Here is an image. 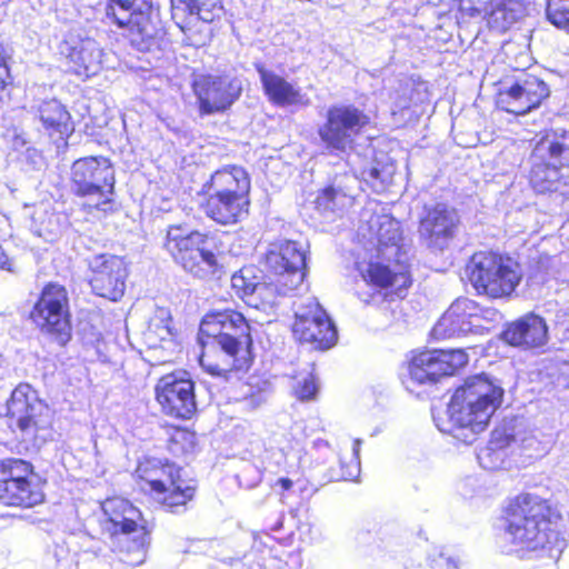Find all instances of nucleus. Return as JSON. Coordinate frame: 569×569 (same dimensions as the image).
Masks as SVG:
<instances>
[{
    "label": "nucleus",
    "mask_w": 569,
    "mask_h": 569,
    "mask_svg": "<svg viewBox=\"0 0 569 569\" xmlns=\"http://www.w3.org/2000/svg\"><path fill=\"white\" fill-rule=\"evenodd\" d=\"M360 445H361V440L356 439L353 442L350 461L348 463H346L343 460H341L340 478L342 480L353 481L359 477V475H360V459H359Z\"/></svg>",
    "instance_id": "41"
},
{
    "label": "nucleus",
    "mask_w": 569,
    "mask_h": 569,
    "mask_svg": "<svg viewBox=\"0 0 569 569\" xmlns=\"http://www.w3.org/2000/svg\"><path fill=\"white\" fill-rule=\"evenodd\" d=\"M468 360L463 349L425 350L412 358L409 373L419 383L436 382L441 377L453 375Z\"/></svg>",
    "instance_id": "16"
},
{
    "label": "nucleus",
    "mask_w": 569,
    "mask_h": 569,
    "mask_svg": "<svg viewBox=\"0 0 569 569\" xmlns=\"http://www.w3.org/2000/svg\"><path fill=\"white\" fill-rule=\"evenodd\" d=\"M59 220V216L54 213L49 214L46 220L40 222L38 230L39 236L48 241H52L61 232Z\"/></svg>",
    "instance_id": "44"
},
{
    "label": "nucleus",
    "mask_w": 569,
    "mask_h": 569,
    "mask_svg": "<svg viewBox=\"0 0 569 569\" xmlns=\"http://www.w3.org/2000/svg\"><path fill=\"white\" fill-rule=\"evenodd\" d=\"M317 207L326 211H343L353 204V196L341 187H328L316 200Z\"/></svg>",
    "instance_id": "37"
},
{
    "label": "nucleus",
    "mask_w": 569,
    "mask_h": 569,
    "mask_svg": "<svg viewBox=\"0 0 569 569\" xmlns=\"http://www.w3.org/2000/svg\"><path fill=\"white\" fill-rule=\"evenodd\" d=\"M44 499L42 486L30 462L9 458L0 460V502L31 508Z\"/></svg>",
    "instance_id": "9"
},
{
    "label": "nucleus",
    "mask_w": 569,
    "mask_h": 569,
    "mask_svg": "<svg viewBox=\"0 0 569 569\" xmlns=\"http://www.w3.org/2000/svg\"><path fill=\"white\" fill-rule=\"evenodd\" d=\"M467 273L477 292L491 298L509 297L522 278L519 264L511 258L486 251L472 256Z\"/></svg>",
    "instance_id": "5"
},
{
    "label": "nucleus",
    "mask_w": 569,
    "mask_h": 569,
    "mask_svg": "<svg viewBox=\"0 0 569 569\" xmlns=\"http://www.w3.org/2000/svg\"><path fill=\"white\" fill-rule=\"evenodd\" d=\"M530 159V183L538 193H569L568 178L559 169L569 166V133L547 134L537 142Z\"/></svg>",
    "instance_id": "4"
},
{
    "label": "nucleus",
    "mask_w": 569,
    "mask_h": 569,
    "mask_svg": "<svg viewBox=\"0 0 569 569\" xmlns=\"http://www.w3.org/2000/svg\"><path fill=\"white\" fill-rule=\"evenodd\" d=\"M393 173V166H383L382 168L371 166L370 168L361 171V177L365 181L370 183L376 191L380 192L391 183Z\"/></svg>",
    "instance_id": "38"
},
{
    "label": "nucleus",
    "mask_w": 569,
    "mask_h": 569,
    "mask_svg": "<svg viewBox=\"0 0 569 569\" xmlns=\"http://www.w3.org/2000/svg\"><path fill=\"white\" fill-rule=\"evenodd\" d=\"M409 107V101L408 99H405V98H400L397 102H396V108L401 110V109H406Z\"/></svg>",
    "instance_id": "51"
},
{
    "label": "nucleus",
    "mask_w": 569,
    "mask_h": 569,
    "mask_svg": "<svg viewBox=\"0 0 569 569\" xmlns=\"http://www.w3.org/2000/svg\"><path fill=\"white\" fill-rule=\"evenodd\" d=\"M546 12L555 27L569 30V0H547Z\"/></svg>",
    "instance_id": "39"
},
{
    "label": "nucleus",
    "mask_w": 569,
    "mask_h": 569,
    "mask_svg": "<svg viewBox=\"0 0 569 569\" xmlns=\"http://www.w3.org/2000/svg\"><path fill=\"white\" fill-rule=\"evenodd\" d=\"M517 445L516 437H502L501 432L495 431L488 446L478 453V460L482 468L488 470L508 469L511 467L509 453H513Z\"/></svg>",
    "instance_id": "32"
},
{
    "label": "nucleus",
    "mask_w": 569,
    "mask_h": 569,
    "mask_svg": "<svg viewBox=\"0 0 569 569\" xmlns=\"http://www.w3.org/2000/svg\"><path fill=\"white\" fill-rule=\"evenodd\" d=\"M295 380L293 392L300 400L312 399L318 392V385L311 371L301 372Z\"/></svg>",
    "instance_id": "40"
},
{
    "label": "nucleus",
    "mask_w": 569,
    "mask_h": 569,
    "mask_svg": "<svg viewBox=\"0 0 569 569\" xmlns=\"http://www.w3.org/2000/svg\"><path fill=\"white\" fill-rule=\"evenodd\" d=\"M39 117L50 136L68 138L73 132L70 113L58 100L44 101L39 107Z\"/></svg>",
    "instance_id": "33"
},
{
    "label": "nucleus",
    "mask_w": 569,
    "mask_h": 569,
    "mask_svg": "<svg viewBox=\"0 0 569 569\" xmlns=\"http://www.w3.org/2000/svg\"><path fill=\"white\" fill-rule=\"evenodd\" d=\"M136 475L171 512H178L193 497L194 487L181 478V469L173 463L146 459L138 465Z\"/></svg>",
    "instance_id": "7"
},
{
    "label": "nucleus",
    "mask_w": 569,
    "mask_h": 569,
    "mask_svg": "<svg viewBox=\"0 0 569 569\" xmlns=\"http://www.w3.org/2000/svg\"><path fill=\"white\" fill-rule=\"evenodd\" d=\"M231 288L237 296L256 308H258V299H261L263 305L272 306L276 303L274 292L277 290L273 284L271 282H259L251 267L242 268L232 274Z\"/></svg>",
    "instance_id": "30"
},
{
    "label": "nucleus",
    "mask_w": 569,
    "mask_h": 569,
    "mask_svg": "<svg viewBox=\"0 0 569 569\" xmlns=\"http://www.w3.org/2000/svg\"><path fill=\"white\" fill-rule=\"evenodd\" d=\"M369 211H370L369 209H366V210H365V212L362 213V219H363V220H365V219H366V217L368 216Z\"/></svg>",
    "instance_id": "54"
},
{
    "label": "nucleus",
    "mask_w": 569,
    "mask_h": 569,
    "mask_svg": "<svg viewBox=\"0 0 569 569\" xmlns=\"http://www.w3.org/2000/svg\"><path fill=\"white\" fill-rule=\"evenodd\" d=\"M480 311L475 301L467 298L457 299L435 325L433 337L449 339L482 330L485 327Z\"/></svg>",
    "instance_id": "21"
},
{
    "label": "nucleus",
    "mask_w": 569,
    "mask_h": 569,
    "mask_svg": "<svg viewBox=\"0 0 569 569\" xmlns=\"http://www.w3.org/2000/svg\"><path fill=\"white\" fill-rule=\"evenodd\" d=\"M368 233H360L377 247V260L357 262V270L366 284L375 288H395L399 295L411 283L407 266L399 263L402 231L400 222L389 214H371L367 220Z\"/></svg>",
    "instance_id": "2"
},
{
    "label": "nucleus",
    "mask_w": 569,
    "mask_h": 569,
    "mask_svg": "<svg viewBox=\"0 0 569 569\" xmlns=\"http://www.w3.org/2000/svg\"><path fill=\"white\" fill-rule=\"evenodd\" d=\"M502 336L509 345L535 348L547 342L548 329L541 317L530 313L511 323Z\"/></svg>",
    "instance_id": "28"
},
{
    "label": "nucleus",
    "mask_w": 569,
    "mask_h": 569,
    "mask_svg": "<svg viewBox=\"0 0 569 569\" xmlns=\"http://www.w3.org/2000/svg\"><path fill=\"white\" fill-rule=\"evenodd\" d=\"M266 266L273 272L272 284L279 295L297 290L306 276V251L301 243L283 240L271 244L266 253Z\"/></svg>",
    "instance_id": "12"
},
{
    "label": "nucleus",
    "mask_w": 569,
    "mask_h": 569,
    "mask_svg": "<svg viewBox=\"0 0 569 569\" xmlns=\"http://www.w3.org/2000/svg\"><path fill=\"white\" fill-rule=\"evenodd\" d=\"M7 407L8 415L16 419L26 438H43L39 433L47 431L51 423L50 409L29 385H19L12 391Z\"/></svg>",
    "instance_id": "15"
},
{
    "label": "nucleus",
    "mask_w": 569,
    "mask_h": 569,
    "mask_svg": "<svg viewBox=\"0 0 569 569\" xmlns=\"http://www.w3.org/2000/svg\"><path fill=\"white\" fill-rule=\"evenodd\" d=\"M164 248L187 272L206 279L218 270V260L210 248L208 236L189 231L181 226H170Z\"/></svg>",
    "instance_id": "6"
},
{
    "label": "nucleus",
    "mask_w": 569,
    "mask_h": 569,
    "mask_svg": "<svg viewBox=\"0 0 569 569\" xmlns=\"http://www.w3.org/2000/svg\"><path fill=\"white\" fill-rule=\"evenodd\" d=\"M264 94L277 106H290L301 100L300 89L288 82L273 70L267 69L262 63H256Z\"/></svg>",
    "instance_id": "31"
},
{
    "label": "nucleus",
    "mask_w": 569,
    "mask_h": 569,
    "mask_svg": "<svg viewBox=\"0 0 569 569\" xmlns=\"http://www.w3.org/2000/svg\"><path fill=\"white\" fill-rule=\"evenodd\" d=\"M31 143L26 138L24 133H17L14 132L11 138V147L14 151H17L19 154H21L27 147H29Z\"/></svg>",
    "instance_id": "48"
},
{
    "label": "nucleus",
    "mask_w": 569,
    "mask_h": 569,
    "mask_svg": "<svg viewBox=\"0 0 569 569\" xmlns=\"http://www.w3.org/2000/svg\"><path fill=\"white\" fill-rule=\"evenodd\" d=\"M89 269L91 272L89 282L97 296L111 301L122 298L128 277L122 258L109 253L97 254L89 260Z\"/></svg>",
    "instance_id": "18"
},
{
    "label": "nucleus",
    "mask_w": 569,
    "mask_h": 569,
    "mask_svg": "<svg viewBox=\"0 0 569 569\" xmlns=\"http://www.w3.org/2000/svg\"><path fill=\"white\" fill-rule=\"evenodd\" d=\"M357 295L362 302L368 305L373 300L376 292L361 293L360 291H358Z\"/></svg>",
    "instance_id": "50"
},
{
    "label": "nucleus",
    "mask_w": 569,
    "mask_h": 569,
    "mask_svg": "<svg viewBox=\"0 0 569 569\" xmlns=\"http://www.w3.org/2000/svg\"><path fill=\"white\" fill-rule=\"evenodd\" d=\"M156 398L169 416L188 419L196 411L194 385L186 372L161 377L156 386Z\"/></svg>",
    "instance_id": "17"
},
{
    "label": "nucleus",
    "mask_w": 569,
    "mask_h": 569,
    "mask_svg": "<svg viewBox=\"0 0 569 569\" xmlns=\"http://www.w3.org/2000/svg\"><path fill=\"white\" fill-rule=\"evenodd\" d=\"M69 69L79 77L89 78L96 74L102 63V50L91 38L66 41Z\"/></svg>",
    "instance_id": "26"
},
{
    "label": "nucleus",
    "mask_w": 569,
    "mask_h": 569,
    "mask_svg": "<svg viewBox=\"0 0 569 569\" xmlns=\"http://www.w3.org/2000/svg\"><path fill=\"white\" fill-rule=\"evenodd\" d=\"M199 342L203 348L214 343L221 348L224 357L222 363H213L204 352L199 361L207 372L227 378L230 371L241 368L237 355L243 345L251 343L250 327L240 312L229 309L212 311L200 323Z\"/></svg>",
    "instance_id": "3"
},
{
    "label": "nucleus",
    "mask_w": 569,
    "mask_h": 569,
    "mask_svg": "<svg viewBox=\"0 0 569 569\" xmlns=\"http://www.w3.org/2000/svg\"><path fill=\"white\" fill-rule=\"evenodd\" d=\"M256 398L258 399V400H257V402H256L257 405H259V403H261V402H263V401H264V397H263L261 393H259V395H257V396H252V397H251V401H252V402H253V401H256Z\"/></svg>",
    "instance_id": "52"
},
{
    "label": "nucleus",
    "mask_w": 569,
    "mask_h": 569,
    "mask_svg": "<svg viewBox=\"0 0 569 569\" xmlns=\"http://www.w3.org/2000/svg\"><path fill=\"white\" fill-rule=\"evenodd\" d=\"M520 450V455L531 459L542 455L543 448H541L540 441L532 435L523 437L521 440L517 439V445L513 448V453Z\"/></svg>",
    "instance_id": "43"
},
{
    "label": "nucleus",
    "mask_w": 569,
    "mask_h": 569,
    "mask_svg": "<svg viewBox=\"0 0 569 569\" xmlns=\"http://www.w3.org/2000/svg\"><path fill=\"white\" fill-rule=\"evenodd\" d=\"M277 485L280 486L282 490H290L293 482L289 478H280L278 479Z\"/></svg>",
    "instance_id": "49"
},
{
    "label": "nucleus",
    "mask_w": 569,
    "mask_h": 569,
    "mask_svg": "<svg viewBox=\"0 0 569 569\" xmlns=\"http://www.w3.org/2000/svg\"><path fill=\"white\" fill-rule=\"evenodd\" d=\"M281 529V522H278L272 530H280Z\"/></svg>",
    "instance_id": "53"
},
{
    "label": "nucleus",
    "mask_w": 569,
    "mask_h": 569,
    "mask_svg": "<svg viewBox=\"0 0 569 569\" xmlns=\"http://www.w3.org/2000/svg\"><path fill=\"white\" fill-rule=\"evenodd\" d=\"M193 91L200 111L211 114L228 109L240 97L242 83L228 76H200L193 81Z\"/></svg>",
    "instance_id": "19"
},
{
    "label": "nucleus",
    "mask_w": 569,
    "mask_h": 569,
    "mask_svg": "<svg viewBox=\"0 0 569 569\" xmlns=\"http://www.w3.org/2000/svg\"><path fill=\"white\" fill-rule=\"evenodd\" d=\"M30 318L41 331L53 336L59 345H64L70 339L71 331L64 287L56 283L46 286Z\"/></svg>",
    "instance_id": "13"
},
{
    "label": "nucleus",
    "mask_w": 569,
    "mask_h": 569,
    "mask_svg": "<svg viewBox=\"0 0 569 569\" xmlns=\"http://www.w3.org/2000/svg\"><path fill=\"white\" fill-rule=\"evenodd\" d=\"M549 96L547 84L533 76L518 80L498 94V106L513 114H526Z\"/></svg>",
    "instance_id": "22"
},
{
    "label": "nucleus",
    "mask_w": 569,
    "mask_h": 569,
    "mask_svg": "<svg viewBox=\"0 0 569 569\" xmlns=\"http://www.w3.org/2000/svg\"><path fill=\"white\" fill-rule=\"evenodd\" d=\"M19 159L20 161L28 163L32 168L38 167L39 164H41L42 161L41 153L31 144L27 147L21 154H19Z\"/></svg>",
    "instance_id": "46"
},
{
    "label": "nucleus",
    "mask_w": 569,
    "mask_h": 569,
    "mask_svg": "<svg viewBox=\"0 0 569 569\" xmlns=\"http://www.w3.org/2000/svg\"><path fill=\"white\" fill-rule=\"evenodd\" d=\"M368 122L369 118L352 106L332 107L318 134L330 152L345 153L352 148L355 138Z\"/></svg>",
    "instance_id": "14"
},
{
    "label": "nucleus",
    "mask_w": 569,
    "mask_h": 569,
    "mask_svg": "<svg viewBox=\"0 0 569 569\" xmlns=\"http://www.w3.org/2000/svg\"><path fill=\"white\" fill-rule=\"evenodd\" d=\"M560 520V512L548 500L521 493L509 502L499 528L508 533H547L553 531Z\"/></svg>",
    "instance_id": "8"
},
{
    "label": "nucleus",
    "mask_w": 569,
    "mask_h": 569,
    "mask_svg": "<svg viewBox=\"0 0 569 569\" xmlns=\"http://www.w3.org/2000/svg\"><path fill=\"white\" fill-rule=\"evenodd\" d=\"M101 508V526L109 533H132L139 530L149 533L152 530L141 511L123 498H109L102 502Z\"/></svg>",
    "instance_id": "23"
},
{
    "label": "nucleus",
    "mask_w": 569,
    "mask_h": 569,
    "mask_svg": "<svg viewBox=\"0 0 569 569\" xmlns=\"http://www.w3.org/2000/svg\"><path fill=\"white\" fill-rule=\"evenodd\" d=\"M525 14L522 0H501L488 13V26L498 32L507 31Z\"/></svg>",
    "instance_id": "34"
},
{
    "label": "nucleus",
    "mask_w": 569,
    "mask_h": 569,
    "mask_svg": "<svg viewBox=\"0 0 569 569\" xmlns=\"http://www.w3.org/2000/svg\"><path fill=\"white\" fill-rule=\"evenodd\" d=\"M148 545L146 536H122L113 551L121 562L134 567L146 561Z\"/></svg>",
    "instance_id": "36"
},
{
    "label": "nucleus",
    "mask_w": 569,
    "mask_h": 569,
    "mask_svg": "<svg viewBox=\"0 0 569 569\" xmlns=\"http://www.w3.org/2000/svg\"><path fill=\"white\" fill-rule=\"evenodd\" d=\"M150 8V0H109L106 16L118 27L127 28L147 39L153 37V27L148 18Z\"/></svg>",
    "instance_id": "24"
},
{
    "label": "nucleus",
    "mask_w": 569,
    "mask_h": 569,
    "mask_svg": "<svg viewBox=\"0 0 569 569\" xmlns=\"http://www.w3.org/2000/svg\"><path fill=\"white\" fill-rule=\"evenodd\" d=\"M250 188V177L239 166H226L216 170L210 180L202 186V190H211L240 199H249Z\"/></svg>",
    "instance_id": "29"
},
{
    "label": "nucleus",
    "mask_w": 569,
    "mask_h": 569,
    "mask_svg": "<svg viewBox=\"0 0 569 569\" xmlns=\"http://www.w3.org/2000/svg\"><path fill=\"white\" fill-rule=\"evenodd\" d=\"M458 10L461 13V18L465 17H477L487 10L486 4L488 0H457Z\"/></svg>",
    "instance_id": "45"
},
{
    "label": "nucleus",
    "mask_w": 569,
    "mask_h": 569,
    "mask_svg": "<svg viewBox=\"0 0 569 569\" xmlns=\"http://www.w3.org/2000/svg\"><path fill=\"white\" fill-rule=\"evenodd\" d=\"M71 190L81 197L97 198L93 206L106 210L112 201L114 190V169L108 158L86 157L71 166Z\"/></svg>",
    "instance_id": "10"
},
{
    "label": "nucleus",
    "mask_w": 569,
    "mask_h": 569,
    "mask_svg": "<svg viewBox=\"0 0 569 569\" xmlns=\"http://www.w3.org/2000/svg\"><path fill=\"white\" fill-rule=\"evenodd\" d=\"M171 316L168 309L158 308L150 318L148 328L143 332L146 345L150 349L162 347L163 342H170L172 337Z\"/></svg>",
    "instance_id": "35"
},
{
    "label": "nucleus",
    "mask_w": 569,
    "mask_h": 569,
    "mask_svg": "<svg viewBox=\"0 0 569 569\" xmlns=\"http://www.w3.org/2000/svg\"><path fill=\"white\" fill-rule=\"evenodd\" d=\"M204 199L200 207L206 216L220 224H232L248 216L250 199H240L233 196L202 190Z\"/></svg>",
    "instance_id": "25"
},
{
    "label": "nucleus",
    "mask_w": 569,
    "mask_h": 569,
    "mask_svg": "<svg viewBox=\"0 0 569 569\" xmlns=\"http://www.w3.org/2000/svg\"><path fill=\"white\" fill-rule=\"evenodd\" d=\"M503 393L498 381L486 373L469 377L455 391L443 415L433 417L436 426L439 431L471 443L486 429Z\"/></svg>",
    "instance_id": "1"
},
{
    "label": "nucleus",
    "mask_w": 569,
    "mask_h": 569,
    "mask_svg": "<svg viewBox=\"0 0 569 569\" xmlns=\"http://www.w3.org/2000/svg\"><path fill=\"white\" fill-rule=\"evenodd\" d=\"M459 223L455 208L437 203L426 208L418 228L419 238L428 248L443 250L455 238Z\"/></svg>",
    "instance_id": "20"
},
{
    "label": "nucleus",
    "mask_w": 569,
    "mask_h": 569,
    "mask_svg": "<svg viewBox=\"0 0 569 569\" xmlns=\"http://www.w3.org/2000/svg\"><path fill=\"white\" fill-rule=\"evenodd\" d=\"M292 333L300 342L327 350L338 340L337 329L316 298L308 297L295 303Z\"/></svg>",
    "instance_id": "11"
},
{
    "label": "nucleus",
    "mask_w": 569,
    "mask_h": 569,
    "mask_svg": "<svg viewBox=\"0 0 569 569\" xmlns=\"http://www.w3.org/2000/svg\"><path fill=\"white\" fill-rule=\"evenodd\" d=\"M196 446V435L186 429L176 430L171 437V450L174 453H188Z\"/></svg>",
    "instance_id": "42"
},
{
    "label": "nucleus",
    "mask_w": 569,
    "mask_h": 569,
    "mask_svg": "<svg viewBox=\"0 0 569 569\" xmlns=\"http://www.w3.org/2000/svg\"><path fill=\"white\" fill-rule=\"evenodd\" d=\"M512 543L519 546L517 549H515V552L521 557H523L527 552L533 551L538 548V545H533L532 539H529L527 536H515Z\"/></svg>",
    "instance_id": "47"
},
{
    "label": "nucleus",
    "mask_w": 569,
    "mask_h": 569,
    "mask_svg": "<svg viewBox=\"0 0 569 569\" xmlns=\"http://www.w3.org/2000/svg\"><path fill=\"white\" fill-rule=\"evenodd\" d=\"M221 11V0H171L172 19L181 30L196 21L212 22Z\"/></svg>",
    "instance_id": "27"
}]
</instances>
